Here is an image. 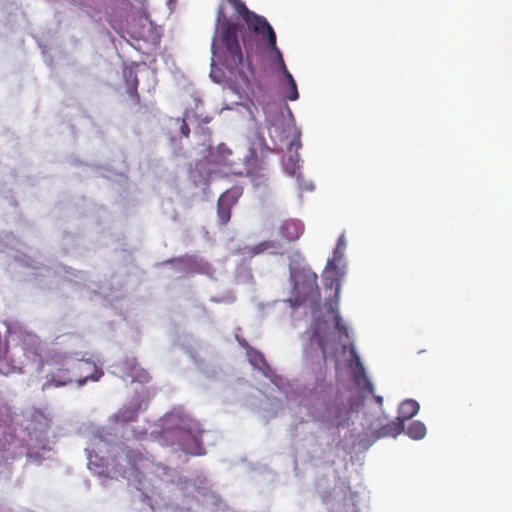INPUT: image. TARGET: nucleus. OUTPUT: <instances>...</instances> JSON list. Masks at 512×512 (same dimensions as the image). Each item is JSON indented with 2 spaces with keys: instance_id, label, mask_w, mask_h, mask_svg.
Here are the masks:
<instances>
[{
  "instance_id": "f257e3e1",
  "label": "nucleus",
  "mask_w": 512,
  "mask_h": 512,
  "mask_svg": "<svg viewBox=\"0 0 512 512\" xmlns=\"http://www.w3.org/2000/svg\"><path fill=\"white\" fill-rule=\"evenodd\" d=\"M227 1L246 23L247 31L241 33V37L250 64V55L259 49L260 44L275 46V32L265 17L250 11L242 0Z\"/></svg>"
},
{
  "instance_id": "cd10ccee",
  "label": "nucleus",
  "mask_w": 512,
  "mask_h": 512,
  "mask_svg": "<svg viewBox=\"0 0 512 512\" xmlns=\"http://www.w3.org/2000/svg\"><path fill=\"white\" fill-rule=\"evenodd\" d=\"M374 399H375L376 403H377L379 406H382V404H383V397H382V396L375 395V396H374Z\"/></svg>"
},
{
  "instance_id": "9d476101",
  "label": "nucleus",
  "mask_w": 512,
  "mask_h": 512,
  "mask_svg": "<svg viewBox=\"0 0 512 512\" xmlns=\"http://www.w3.org/2000/svg\"><path fill=\"white\" fill-rule=\"evenodd\" d=\"M350 354L352 357L351 361L356 367L354 378H355V382H356L357 386L362 388L364 391H367L369 394H373L374 386L369 381V379L366 377L364 367L362 365L360 357L358 356L354 346H350Z\"/></svg>"
},
{
  "instance_id": "a878e982",
  "label": "nucleus",
  "mask_w": 512,
  "mask_h": 512,
  "mask_svg": "<svg viewBox=\"0 0 512 512\" xmlns=\"http://www.w3.org/2000/svg\"><path fill=\"white\" fill-rule=\"evenodd\" d=\"M284 98L290 101V96L292 95V85L288 84V89L284 92Z\"/></svg>"
},
{
  "instance_id": "6ab92c4d",
  "label": "nucleus",
  "mask_w": 512,
  "mask_h": 512,
  "mask_svg": "<svg viewBox=\"0 0 512 512\" xmlns=\"http://www.w3.org/2000/svg\"><path fill=\"white\" fill-rule=\"evenodd\" d=\"M426 432L425 425L420 421L411 422L406 429L407 435L415 440L422 439L426 435Z\"/></svg>"
},
{
  "instance_id": "2f4dec72",
  "label": "nucleus",
  "mask_w": 512,
  "mask_h": 512,
  "mask_svg": "<svg viewBox=\"0 0 512 512\" xmlns=\"http://www.w3.org/2000/svg\"><path fill=\"white\" fill-rule=\"evenodd\" d=\"M249 163H247V174L250 175L251 174V169L249 168Z\"/></svg>"
},
{
  "instance_id": "f8f14e48",
  "label": "nucleus",
  "mask_w": 512,
  "mask_h": 512,
  "mask_svg": "<svg viewBox=\"0 0 512 512\" xmlns=\"http://www.w3.org/2000/svg\"><path fill=\"white\" fill-rule=\"evenodd\" d=\"M265 46H267L271 51H273L277 58H278V61H279V65L281 67V70L287 80V84H291L292 85V95L290 96V101H295L299 98V93H298V89H297V84L293 78V76L290 74V72L288 71L286 65H285V62L283 60V57H282V54H281V51L279 50V48L277 47V43L275 42V46H272L271 44H264Z\"/></svg>"
},
{
  "instance_id": "b1692460",
  "label": "nucleus",
  "mask_w": 512,
  "mask_h": 512,
  "mask_svg": "<svg viewBox=\"0 0 512 512\" xmlns=\"http://www.w3.org/2000/svg\"><path fill=\"white\" fill-rule=\"evenodd\" d=\"M334 321H335V328L336 330L340 333V335L348 338L349 337V334H348V329L347 327L342 323V319H341V316L336 313L335 314V317H334Z\"/></svg>"
},
{
  "instance_id": "ddd939ff",
  "label": "nucleus",
  "mask_w": 512,
  "mask_h": 512,
  "mask_svg": "<svg viewBox=\"0 0 512 512\" xmlns=\"http://www.w3.org/2000/svg\"><path fill=\"white\" fill-rule=\"evenodd\" d=\"M141 403L122 407L114 416L116 423L126 424L137 420Z\"/></svg>"
},
{
  "instance_id": "1a4fd4ad",
  "label": "nucleus",
  "mask_w": 512,
  "mask_h": 512,
  "mask_svg": "<svg viewBox=\"0 0 512 512\" xmlns=\"http://www.w3.org/2000/svg\"><path fill=\"white\" fill-rule=\"evenodd\" d=\"M303 230V224L293 219H285L278 226L279 237L285 242L296 241L302 235Z\"/></svg>"
},
{
  "instance_id": "c85d7f7f",
  "label": "nucleus",
  "mask_w": 512,
  "mask_h": 512,
  "mask_svg": "<svg viewBox=\"0 0 512 512\" xmlns=\"http://www.w3.org/2000/svg\"><path fill=\"white\" fill-rule=\"evenodd\" d=\"M136 378H137V379H139V380H141V381H142V380H145V379L147 378V372H145V371H143V370H142V371H141V375H139V376H138V377H136Z\"/></svg>"
},
{
  "instance_id": "412c9836",
  "label": "nucleus",
  "mask_w": 512,
  "mask_h": 512,
  "mask_svg": "<svg viewBox=\"0 0 512 512\" xmlns=\"http://www.w3.org/2000/svg\"><path fill=\"white\" fill-rule=\"evenodd\" d=\"M231 209V206L223 202H217V216L220 224L225 225L229 222L231 217Z\"/></svg>"
},
{
  "instance_id": "aec40b11",
  "label": "nucleus",
  "mask_w": 512,
  "mask_h": 512,
  "mask_svg": "<svg viewBox=\"0 0 512 512\" xmlns=\"http://www.w3.org/2000/svg\"><path fill=\"white\" fill-rule=\"evenodd\" d=\"M333 512H359L356 502L352 495L345 497L343 502L337 503Z\"/></svg>"
},
{
  "instance_id": "7ed1b4c3",
  "label": "nucleus",
  "mask_w": 512,
  "mask_h": 512,
  "mask_svg": "<svg viewBox=\"0 0 512 512\" xmlns=\"http://www.w3.org/2000/svg\"><path fill=\"white\" fill-rule=\"evenodd\" d=\"M239 25L228 19L223 7L217 10V28L212 41V51L225 49L234 66L243 63V53L238 40Z\"/></svg>"
},
{
  "instance_id": "9b49d317",
  "label": "nucleus",
  "mask_w": 512,
  "mask_h": 512,
  "mask_svg": "<svg viewBox=\"0 0 512 512\" xmlns=\"http://www.w3.org/2000/svg\"><path fill=\"white\" fill-rule=\"evenodd\" d=\"M126 457L131 466L141 474H145V472L149 471L154 465L149 458L137 450H129Z\"/></svg>"
},
{
  "instance_id": "dca6fc26",
  "label": "nucleus",
  "mask_w": 512,
  "mask_h": 512,
  "mask_svg": "<svg viewBox=\"0 0 512 512\" xmlns=\"http://www.w3.org/2000/svg\"><path fill=\"white\" fill-rule=\"evenodd\" d=\"M125 80L128 85V93L130 96V100L133 105H139L140 104V96L137 92V86H138V79L133 70H129L128 72H125Z\"/></svg>"
},
{
  "instance_id": "39448f33",
  "label": "nucleus",
  "mask_w": 512,
  "mask_h": 512,
  "mask_svg": "<svg viewBox=\"0 0 512 512\" xmlns=\"http://www.w3.org/2000/svg\"><path fill=\"white\" fill-rule=\"evenodd\" d=\"M203 430L195 422H187L177 427L174 434L181 449L191 455L204 454L201 437Z\"/></svg>"
},
{
  "instance_id": "0eeeda50",
  "label": "nucleus",
  "mask_w": 512,
  "mask_h": 512,
  "mask_svg": "<svg viewBox=\"0 0 512 512\" xmlns=\"http://www.w3.org/2000/svg\"><path fill=\"white\" fill-rule=\"evenodd\" d=\"M349 414L350 410L347 406L335 400L325 407L323 414L320 416V421L340 427L343 426L342 419Z\"/></svg>"
},
{
  "instance_id": "6e6552de",
  "label": "nucleus",
  "mask_w": 512,
  "mask_h": 512,
  "mask_svg": "<svg viewBox=\"0 0 512 512\" xmlns=\"http://www.w3.org/2000/svg\"><path fill=\"white\" fill-rule=\"evenodd\" d=\"M233 152L226 144L221 143L217 146L216 150L210 155V162L214 165L227 167L232 174H241L237 172L234 166L237 162L232 158Z\"/></svg>"
},
{
  "instance_id": "4be33fe9",
  "label": "nucleus",
  "mask_w": 512,
  "mask_h": 512,
  "mask_svg": "<svg viewBox=\"0 0 512 512\" xmlns=\"http://www.w3.org/2000/svg\"><path fill=\"white\" fill-rule=\"evenodd\" d=\"M342 257V249H340V242L337 243L336 248L333 252V259L328 260L326 265V270H335L337 269L336 262L339 261Z\"/></svg>"
},
{
  "instance_id": "4468645a",
  "label": "nucleus",
  "mask_w": 512,
  "mask_h": 512,
  "mask_svg": "<svg viewBox=\"0 0 512 512\" xmlns=\"http://www.w3.org/2000/svg\"><path fill=\"white\" fill-rule=\"evenodd\" d=\"M402 431H404V424H402V421L396 419L395 421H391L382 425L378 430L374 432L373 436L376 439L385 437H396Z\"/></svg>"
},
{
  "instance_id": "f03ea898",
  "label": "nucleus",
  "mask_w": 512,
  "mask_h": 512,
  "mask_svg": "<svg viewBox=\"0 0 512 512\" xmlns=\"http://www.w3.org/2000/svg\"><path fill=\"white\" fill-rule=\"evenodd\" d=\"M46 364L51 367L49 373L46 374L42 389L59 388L70 384L73 377L80 376L82 371V363L73 361L67 356H57L46 361ZM103 376V371L95 369L94 373L79 377L77 380L78 386L82 387L88 380L98 381Z\"/></svg>"
},
{
  "instance_id": "c756f323",
  "label": "nucleus",
  "mask_w": 512,
  "mask_h": 512,
  "mask_svg": "<svg viewBox=\"0 0 512 512\" xmlns=\"http://www.w3.org/2000/svg\"><path fill=\"white\" fill-rule=\"evenodd\" d=\"M338 242H340V249H342V247L344 246L343 236H342V237H340V239L338 240Z\"/></svg>"
},
{
  "instance_id": "bb28decb",
  "label": "nucleus",
  "mask_w": 512,
  "mask_h": 512,
  "mask_svg": "<svg viewBox=\"0 0 512 512\" xmlns=\"http://www.w3.org/2000/svg\"><path fill=\"white\" fill-rule=\"evenodd\" d=\"M287 171L289 172L290 175H294L296 173V164L293 162L292 167H289L287 165Z\"/></svg>"
},
{
  "instance_id": "a211bd4d",
  "label": "nucleus",
  "mask_w": 512,
  "mask_h": 512,
  "mask_svg": "<svg viewBox=\"0 0 512 512\" xmlns=\"http://www.w3.org/2000/svg\"><path fill=\"white\" fill-rule=\"evenodd\" d=\"M311 342H315L321 350L322 360L325 363L327 359V351L329 348V341L326 335H322L319 329L315 330L311 335Z\"/></svg>"
},
{
  "instance_id": "393cba45",
  "label": "nucleus",
  "mask_w": 512,
  "mask_h": 512,
  "mask_svg": "<svg viewBox=\"0 0 512 512\" xmlns=\"http://www.w3.org/2000/svg\"><path fill=\"white\" fill-rule=\"evenodd\" d=\"M180 132L184 137H188L190 134V128L188 124L185 122V120H182L181 126H180Z\"/></svg>"
},
{
  "instance_id": "f3484780",
  "label": "nucleus",
  "mask_w": 512,
  "mask_h": 512,
  "mask_svg": "<svg viewBox=\"0 0 512 512\" xmlns=\"http://www.w3.org/2000/svg\"><path fill=\"white\" fill-rule=\"evenodd\" d=\"M242 193V187L233 186L230 189L226 190L224 193H222L218 201L233 207L237 203L238 199L241 197Z\"/></svg>"
},
{
  "instance_id": "2eb2a0df",
  "label": "nucleus",
  "mask_w": 512,
  "mask_h": 512,
  "mask_svg": "<svg viewBox=\"0 0 512 512\" xmlns=\"http://www.w3.org/2000/svg\"><path fill=\"white\" fill-rule=\"evenodd\" d=\"M419 408L420 406L417 401L413 399H406L400 404L398 417L396 419L402 421V424H404L405 420L411 419L418 413Z\"/></svg>"
},
{
  "instance_id": "473e14b6",
  "label": "nucleus",
  "mask_w": 512,
  "mask_h": 512,
  "mask_svg": "<svg viewBox=\"0 0 512 512\" xmlns=\"http://www.w3.org/2000/svg\"><path fill=\"white\" fill-rule=\"evenodd\" d=\"M250 153H251V155H253V156H255V157L257 156V155H256V152H255L253 149H250Z\"/></svg>"
},
{
  "instance_id": "7c9ffc66",
  "label": "nucleus",
  "mask_w": 512,
  "mask_h": 512,
  "mask_svg": "<svg viewBox=\"0 0 512 512\" xmlns=\"http://www.w3.org/2000/svg\"><path fill=\"white\" fill-rule=\"evenodd\" d=\"M239 343H240L243 347H246V346H247V342H246L245 340L239 341Z\"/></svg>"
},
{
  "instance_id": "20e7f679",
  "label": "nucleus",
  "mask_w": 512,
  "mask_h": 512,
  "mask_svg": "<svg viewBox=\"0 0 512 512\" xmlns=\"http://www.w3.org/2000/svg\"><path fill=\"white\" fill-rule=\"evenodd\" d=\"M290 277L293 281V305L300 306L309 300L319 299L317 275L309 267L301 269L290 268Z\"/></svg>"
},
{
  "instance_id": "5701e85b",
  "label": "nucleus",
  "mask_w": 512,
  "mask_h": 512,
  "mask_svg": "<svg viewBox=\"0 0 512 512\" xmlns=\"http://www.w3.org/2000/svg\"><path fill=\"white\" fill-rule=\"evenodd\" d=\"M249 361L254 366H257L259 363L266 364V361L261 353L257 350L250 348L248 351Z\"/></svg>"
},
{
  "instance_id": "423d86ee",
  "label": "nucleus",
  "mask_w": 512,
  "mask_h": 512,
  "mask_svg": "<svg viewBox=\"0 0 512 512\" xmlns=\"http://www.w3.org/2000/svg\"><path fill=\"white\" fill-rule=\"evenodd\" d=\"M281 248L282 244L279 240H264L252 246L246 245L239 248L237 253L244 259H252L264 253L278 254Z\"/></svg>"
}]
</instances>
